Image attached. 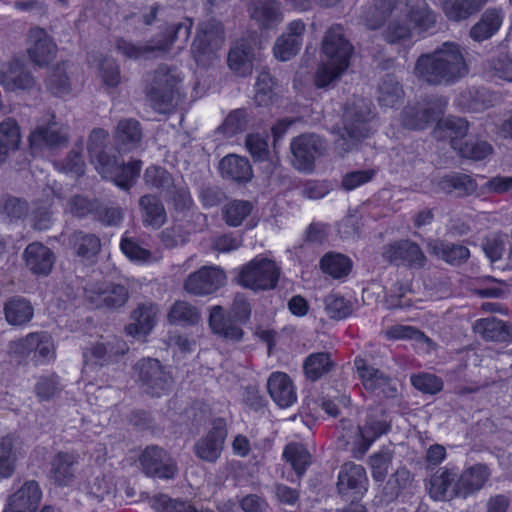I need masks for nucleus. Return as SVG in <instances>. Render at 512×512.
<instances>
[{
	"label": "nucleus",
	"instance_id": "nucleus-1",
	"mask_svg": "<svg viewBox=\"0 0 512 512\" xmlns=\"http://www.w3.org/2000/svg\"><path fill=\"white\" fill-rule=\"evenodd\" d=\"M388 21L385 39L390 43L411 45L436 23V15L425 0H375L366 24L376 29Z\"/></svg>",
	"mask_w": 512,
	"mask_h": 512
},
{
	"label": "nucleus",
	"instance_id": "nucleus-2",
	"mask_svg": "<svg viewBox=\"0 0 512 512\" xmlns=\"http://www.w3.org/2000/svg\"><path fill=\"white\" fill-rule=\"evenodd\" d=\"M467 73L460 47L452 42L443 43L432 54L422 55L415 66V75L431 84L453 82Z\"/></svg>",
	"mask_w": 512,
	"mask_h": 512
},
{
	"label": "nucleus",
	"instance_id": "nucleus-3",
	"mask_svg": "<svg viewBox=\"0 0 512 512\" xmlns=\"http://www.w3.org/2000/svg\"><path fill=\"white\" fill-rule=\"evenodd\" d=\"M107 137L108 134L103 129L92 131L88 142L91 163L103 178L110 179L118 187L127 189L139 176L141 162L131 161L127 165H120L115 157L107 156L104 153V143Z\"/></svg>",
	"mask_w": 512,
	"mask_h": 512
},
{
	"label": "nucleus",
	"instance_id": "nucleus-4",
	"mask_svg": "<svg viewBox=\"0 0 512 512\" xmlns=\"http://www.w3.org/2000/svg\"><path fill=\"white\" fill-rule=\"evenodd\" d=\"M322 52L325 58L315 75V84L318 87L328 86L340 77L349 66L352 46L344 38L341 26H332L326 32L322 43Z\"/></svg>",
	"mask_w": 512,
	"mask_h": 512
},
{
	"label": "nucleus",
	"instance_id": "nucleus-5",
	"mask_svg": "<svg viewBox=\"0 0 512 512\" xmlns=\"http://www.w3.org/2000/svg\"><path fill=\"white\" fill-rule=\"evenodd\" d=\"M369 107L364 100H358L353 107H346L344 110L345 126L343 131L340 128L332 129L333 134H339L335 140V148L340 156L351 151L358 145L361 138H366L370 132Z\"/></svg>",
	"mask_w": 512,
	"mask_h": 512
},
{
	"label": "nucleus",
	"instance_id": "nucleus-6",
	"mask_svg": "<svg viewBox=\"0 0 512 512\" xmlns=\"http://www.w3.org/2000/svg\"><path fill=\"white\" fill-rule=\"evenodd\" d=\"M468 123L464 119L449 117L437 122L434 136L437 139L449 140L452 148L465 158L482 160L492 152V147L486 142L465 143L461 140L466 136Z\"/></svg>",
	"mask_w": 512,
	"mask_h": 512
},
{
	"label": "nucleus",
	"instance_id": "nucleus-7",
	"mask_svg": "<svg viewBox=\"0 0 512 512\" xmlns=\"http://www.w3.org/2000/svg\"><path fill=\"white\" fill-rule=\"evenodd\" d=\"M182 77L177 69L161 67L155 74L154 82L148 96L155 110L168 113L183 98Z\"/></svg>",
	"mask_w": 512,
	"mask_h": 512
},
{
	"label": "nucleus",
	"instance_id": "nucleus-8",
	"mask_svg": "<svg viewBox=\"0 0 512 512\" xmlns=\"http://www.w3.org/2000/svg\"><path fill=\"white\" fill-rule=\"evenodd\" d=\"M250 306L242 296H237L230 313L225 316L220 306L211 308L209 325L213 333L232 341H238L243 336L239 324L250 316Z\"/></svg>",
	"mask_w": 512,
	"mask_h": 512
},
{
	"label": "nucleus",
	"instance_id": "nucleus-9",
	"mask_svg": "<svg viewBox=\"0 0 512 512\" xmlns=\"http://www.w3.org/2000/svg\"><path fill=\"white\" fill-rule=\"evenodd\" d=\"M389 428L388 416L380 409H372L367 414L365 424L357 428L354 435L346 440V444L351 446L355 458H361L372 443L387 433Z\"/></svg>",
	"mask_w": 512,
	"mask_h": 512
},
{
	"label": "nucleus",
	"instance_id": "nucleus-10",
	"mask_svg": "<svg viewBox=\"0 0 512 512\" xmlns=\"http://www.w3.org/2000/svg\"><path fill=\"white\" fill-rule=\"evenodd\" d=\"M280 268L275 261L256 257L243 267L238 275L241 286L254 291L272 289L276 286Z\"/></svg>",
	"mask_w": 512,
	"mask_h": 512
},
{
	"label": "nucleus",
	"instance_id": "nucleus-11",
	"mask_svg": "<svg viewBox=\"0 0 512 512\" xmlns=\"http://www.w3.org/2000/svg\"><path fill=\"white\" fill-rule=\"evenodd\" d=\"M224 43L222 26L215 20L200 24L192 44V54L198 65L205 66L215 56Z\"/></svg>",
	"mask_w": 512,
	"mask_h": 512
},
{
	"label": "nucleus",
	"instance_id": "nucleus-12",
	"mask_svg": "<svg viewBox=\"0 0 512 512\" xmlns=\"http://www.w3.org/2000/svg\"><path fill=\"white\" fill-rule=\"evenodd\" d=\"M10 353L21 358L32 356L36 364H46L55 358V345L48 333L35 332L12 342Z\"/></svg>",
	"mask_w": 512,
	"mask_h": 512
},
{
	"label": "nucleus",
	"instance_id": "nucleus-13",
	"mask_svg": "<svg viewBox=\"0 0 512 512\" xmlns=\"http://www.w3.org/2000/svg\"><path fill=\"white\" fill-rule=\"evenodd\" d=\"M49 117L47 123L39 124L30 134L29 146L35 156H48L67 141V129Z\"/></svg>",
	"mask_w": 512,
	"mask_h": 512
},
{
	"label": "nucleus",
	"instance_id": "nucleus-14",
	"mask_svg": "<svg viewBox=\"0 0 512 512\" xmlns=\"http://www.w3.org/2000/svg\"><path fill=\"white\" fill-rule=\"evenodd\" d=\"M136 380L145 392L159 397L166 394L172 386L171 375L166 372L158 360L143 359L135 366Z\"/></svg>",
	"mask_w": 512,
	"mask_h": 512
},
{
	"label": "nucleus",
	"instance_id": "nucleus-15",
	"mask_svg": "<svg viewBox=\"0 0 512 512\" xmlns=\"http://www.w3.org/2000/svg\"><path fill=\"white\" fill-rule=\"evenodd\" d=\"M291 151L294 167L303 172H311L316 159L325 154L326 145L316 135H301L291 143Z\"/></svg>",
	"mask_w": 512,
	"mask_h": 512
},
{
	"label": "nucleus",
	"instance_id": "nucleus-16",
	"mask_svg": "<svg viewBox=\"0 0 512 512\" xmlns=\"http://www.w3.org/2000/svg\"><path fill=\"white\" fill-rule=\"evenodd\" d=\"M84 295L87 301L96 308L121 307L128 299V292L124 286L114 285L107 281L87 284Z\"/></svg>",
	"mask_w": 512,
	"mask_h": 512
},
{
	"label": "nucleus",
	"instance_id": "nucleus-17",
	"mask_svg": "<svg viewBox=\"0 0 512 512\" xmlns=\"http://www.w3.org/2000/svg\"><path fill=\"white\" fill-rule=\"evenodd\" d=\"M192 28V22L190 19H186L184 22L177 25L175 29H171L168 35H165L162 40H159L156 44L149 46H138L130 43L126 40H119L117 42V50L124 56L131 59H139L144 57L147 52L152 51H164L177 39L181 38L186 41L190 35Z\"/></svg>",
	"mask_w": 512,
	"mask_h": 512
},
{
	"label": "nucleus",
	"instance_id": "nucleus-18",
	"mask_svg": "<svg viewBox=\"0 0 512 512\" xmlns=\"http://www.w3.org/2000/svg\"><path fill=\"white\" fill-rule=\"evenodd\" d=\"M337 490L342 496L362 498L368 490L365 469L353 462L343 464L338 473Z\"/></svg>",
	"mask_w": 512,
	"mask_h": 512
},
{
	"label": "nucleus",
	"instance_id": "nucleus-19",
	"mask_svg": "<svg viewBox=\"0 0 512 512\" xmlns=\"http://www.w3.org/2000/svg\"><path fill=\"white\" fill-rule=\"evenodd\" d=\"M227 437L226 421L216 418L212 428L195 444V454L207 462H215L221 455Z\"/></svg>",
	"mask_w": 512,
	"mask_h": 512
},
{
	"label": "nucleus",
	"instance_id": "nucleus-20",
	"mask_svg": "<svg viewBox=\"0 0 512 512\" xmlns=\"http://www.w3.org/2000/svg\"><path fill=\"white\" fill-rule=\"evenodd\" d=\"M226 276L217 267H202L185 281V290L194 295H208L224 285Z\"/></svg>",
	"mask_w": 512,
	"mask_h": 512
},
{
	"label": "nucleus",
	"instance_id": "nucleus-21",
	"mask_svg": "<svg viewBox=\"0 0 512 512\" xmlns=\"http://www.w3.org/2000/svg\"><path fill=\"white\" fill-rule=\"evenodd\" d=\"M355 366L362 384L367 391L377 396H394L397 390L396 384L384 376L383 373L369 366L365 359L357 357L355 359Z\"/></svg>",
	"mask_w": 512,
	"mask_h": 512
},
{
	"label": "nucleus",
	"instance_id": "nucleus-22",
	"mask_svg": "<svg viewBox=\"0 0 512 512\" xmlns=\"http://www.w3.org/2000/svg\"><path fill=\"white\" fill-rule=\"evenodd\" d=\"M145 473L162 479L173 478L177 467L173 459L162 449L147 447L140 458Z\"/></svg>",
	"mask_w": 512,
	"mask_h": 512
},
{
	"label": "nucleus",
	"instance_id": "nucleus-23",
	"mask_svg": "<svg viewBox=\"0 0 512 512\" xmlns=\"http://www.w3.org/2000/svg\"><path fill=\"white\" fill-rule=\"evenodd\" d=\"M42 498V491L36 481H26L8 499L3 512H35Z\"/></svg>",
	"mask_w": 512,
	"mask_h": 512
},
{
	"label": "nucleus",
	"instance_id": "nucleus-24",
	"mask_svg": "<svg viewBox=\"0 0 512 512\" xmlns=\"http://www.w3.org/2000/svg\"><path fill=\"white\" fill-rule=\"evenodd\" d=\"M305 24L301 20L289 23L286 33L279 37L274 45V56L280 61H287L295 56L302 45Z\"/></svg>",
	"mask_w": 512,
	"mask_h": 512
},
{
	"label": "nucleus",
	"instance_id": "nucleus-25",
	"mask_svg": "<svg viewBox=\"0 0 512 512\" xmlns=\"http://www.w3.org/2000/svg\"><path fill=\"white\" fill-rule=\"evenodd\" d=\"M446 105L445 101L409 106L403 112V125L409 129H423L431 120L437 119Z\"/></svg>",
	"mask_w": 512,
	"mask_h": 512
},
{
	"label": "nucleus",
	"instance_id": "nucleus-26",
	"mask_svg": "<svg viewBox=\"0 0 512 512\" xmlns=\"http://www.w3.org/2000/svg\"><path fill=\"white\" fill-rule=\"evenodd\" d=\"M249 13L261 30L272 29L283 20L277 0H253L249 5Z\"/></svg>",
	"mask_w": 512,
	"mask_h": 512
},
{
	"label": "nucleus",
	"instance_id": "nucleus-27",
	"mask_svg": "<svg viewBox=\"0 0 512 512\" xmlns=\"http://www.w3.org/2000/svg\"><path fill=\"white\" fill-rule=\"evenodd\" d=\"M56 45L48 34L40 28L31 29L29 34L28 54L39 65L48 64L55 56Z\"/></svg>",
	"mask_w": 512,
	"mask_h": 512
},
{
	"label": "nucleus",
	"instance_id": "nucleus-28",
	"mask_svg": "<svg viewBox=\"0 0 512 512\" xmlns=\"http://www.w3.org/2000/svg\"><path fill=\"white\" fill-rule=\"evenodd\" d=\"M267 387L271 398L281 408L290 407L297 400L293 382L283 372L272 373L268 379Z\"/></svg>",
	"mask_w": 512,
	"mask_h": 512
},
{
	"label": "nucleus",
	"instance_id": "nucleus-29",
	"mask_svg": "<svg viewBox=\"0 0 512 512\" xmlns=\"http://www.w3.org/2000/svg\"><path fill=\"white\" fill-rule=\"evenodd\" d=\"M385 259L396 265L420 267L424 262V255L420 248L409 241H402L389 245L383 253Z\"/></svg>",
	"mask_w": 512,
	"mask_h": 512
},
{
	"label": "nucleus",
	"instance_id": "nucleus-30",
	"mask_svg": "<svg viewBox=\"0 0 512 512\" xmlns=\"http://www.w3.org/2000/svg\"><path fill=\"white\" fill-rule=\"evenodd\" d=\"M24 260L29 270L37 275L50 273L54 255L52 251L41 243H31L24 251Z\"/></svg>",
	"mask_w": 512,
	"mask_h": 512
},
{
	"label": "nucleus",
	"instance_id": "nucleus-31",
	"mask_svg": "<svg viewBox=\"0 0 512 512\" xmlns=\"http://www.w3.org/2000/svg\"><path fill=\"white\" fill-rule=\"evenodd\" d=\"M158 309L153 304H143L132 314L133 322L126 327L129 335L141 339L147 336L153 329Z\"/></svg>",
	"mask_w": 512,
	"mask_h": 512
},
{
	"label": "nucleus",
	"instance_id": "nucleus-32",
	"mask_svg": "<svg viewBox=\"0 0 512 512\" xmlns=\"http://www.w3.org/2000/svg\"><path fill=\"white\" fill-rule=\"evenodd\" d=\"M253 53L250 41L236 42L228 54L229 68L238 76L250 75L253 68Z\"/></svg>",
	"mask_w": 512,
	"mask_h": 512
},
{
	"label": "nucleus",
	"instance_id": "nucleus-33",
	"mask_svg": "<svg viewBox=\"0 0 512 512\" xmlns=\"http://www.w3.org/2000/svg\"><path fill=\"white\" fill-rule=\"evenodd\" d=\"M475 333L489 341H512V326H507L495 317L477 320L473 325Z\"/></svg>",
	"mask_w": 512,
	"mask_h": 512
},
{
	"label": "nucleus",
	"instance_id": "nucleus-34",
	"mask_svg": "<svg viewBox=\"0 0 512 512\" xmlns=\"http://www.w3.org/2000/svg\"><path fill=\"white\" fill-rule=\"evenodd\" d=\"M32 83V77L18 63L15 65L0 64V85L6 91L27 89Z\"/></svg>",
	"mask_w": 512,
	"mask_h": 512
},
{
	"label": "nucleus",
	"instance_id": "nucleus-35",
	"mask_svg": "<svg viewBox=\"0 0 512 512\" xmlns=\"http://www.w3.org/2000/svg\"><path fill=\"white\" fill-rule=\"evenodd\" d=\"M488 469L484 465H476L464 471L456 483V494L467 495L482 488L488 479Z\"/></svg>",
	"mask_w": 512,
	"mask_h": 512
},
{
	"label": "nucleus",
	"instance_id": "nucleus-36",
	"mask_svg": "<svg viewBox=\"0 0 512 512\" xmlns=\"http://www.w3.org/2000/svg\"><path fill=\"white\" fill-rule=\"evenodd\" d=\"M220 171L224 178L237 182L249 181L252 177V168L249 161L237 155H227L220 162Z\"/></svg>",
	"mask_w": 512,
	"mask_h": 512
},
{
	"label": "nucleus",
	"instance_id": "nucleus-37",
	"mask_svg": "<svg viewBox=\"0 0 512 512\" xmlns=\"http://www.w3.org/2000/svg\"><path fill=\"white\" fill-rule=\"evenodd\" d=\"M504 14L501 10L489 9L476 23L471 31V37L476 41H483L493 36L501 27Z\"/></svg>",
	"mask_w": 512,
	"mask_h": 512
},
{
	"label": "nucleus",
	"instance_id": "nucleus-38",
	"mask_svg": "<svg viewBox=\"0 0 512 512\" xmlns=\"http://www.w3.org/2000/svg\"><path fill=\"white\" fill-rule=\"evenodd\" d=\"M440 2L447 18L460 21L478 11L487 0H441Z\"/></svg>",
	"mask_w": 512,
	"mask_h": 512
},
{
	"label": "nucleus",
	"instance_id": "nucleus-39",
	"mask_svg": "<svg viewBox=\"0 0 512 512\" xmlns=\"http://www.w3.org/2000/svg\"><path fill=\"white\" fill-rule=\"evenodd\" d=\"M6 321L10 325L20 326L29 322L34 314L33 307L24 298L10 299L4 307Z\"/></svg>",
	"mask_w": 512,
	"mask_h": 512
},
{
	"label": "nucleus",
	"instance_id": "nucleus-40",
	"mask_svg": "<svg viewBox=\"0 0 512 512\" xmlns=\"http://www.w3.org/2000/svg\"><path fill=\"white\" fill-rule=\"evenodd\" d=\"M77 457L71 453H59L52 462L51 477L59 485H69L74 476Z\"/></svg>",
	"mask_w": 512,
	"mask_h": 512
},
{
	"label": "nucleus",
	"instance_id": "nucleus-41",
	"mask_svg": "<svg viewBox=\"0 0 512 512\" xmlns=\"http://www.w3.org/2000/svg\"><path fill=\"white\" fill-rule=\"evenodd\" d=\"M115 344L117 345V348L110 344L109 347H106L102 343L96 344L91 348H86L83 352L86 365H88L90 362L103 365L104 363L110 361L114 356L124 354L127 350L126 344L118 340H116Z\"/></svg>",
	"mask_w": 512,
	"mask_h": 512
},
{
	"label": "nucleus",
	"instance_id": "nucleus-42",
	"mask_svg": "<svg viewBox=\"0 0 512 512\" xmlns=\"http://www.w3.org/2000/svg\"><path fill=\"white\" fill-rule=\"evenodd\" d=\"M322 270L335 279L349 274L352 268L351 260L340 253H328L321 260Z\"/></svg>",
	"mask_w": 512,
	"mask_h": 512
},
{
	"label": "nucleus",
	"instance_id": "nucleus-43",
	"mask_svg": "<svg viewBox=\"0 0 512 512\" xmlns=\"http://www.w3.org/2000/svg\"><path fill=\"white\" fill-rule=\"evenodd\" d=\"M140 206L144 211V221L146 224L154 228H158L164 224L166 213L158 198L146 195L141 198Z\"/></svg>",
	"mask_w": 512,
	"mask_h": 512
},
{
	"label": "nucleus",
	"instance_id": "nucleus-44",
	"mask_svg": "<svg viewBox=\"0 0 512 512\" xmlns=\"http://www.w3.org/2000/svg\"><path fill=\"white\" fill-rule=\"evenodd\" d=\"M454 474L449 471H443L440 474L434 475L430 479L429 494L435 500H447L454 493L456 494V486L451 488L454 480Z\"/></svg>",
	"mask_w": 512,
	"mask_h": 512
},
{
	"label": "nucleus",
	"instance_id": "nucleus-45",
	"mask_svg": "<svg viewBox=\"0 0 512 512\" xmlns=\"http://www.w3.org/2000/svg\"><path fill=\"white\" fill-rule=\"evenodd\" d=\"M16 438L6 436L0 443V478H9L15 470L16 454L14 446Z\"/></svg>",
	"mask_w": 512,
	"mask_h": 512
},
{
	"label": "nucleus",
	"instance_id": "nucleus-46",
	"mask_svg": "<svg viewBox=\"0 0 512 512\" xmlns=\"http://www.w3.org/2000/svg\"><path fill=\"white\" fill-rule=\"evenodd\" d=\"M428 247L432 254L451 264L459 263L469 257V250L461 245L448 246L434 241L429 243Z\"/></svg>",
	"mask_w": 512,
	"mask_h": 512
},
{
	"label": "nucleus",
	"instance_id": "nucleus-47",
	"mask_svg": "<svg viewBox=\"0 0 512 512\" xmlns=\"http://www.w3.org/2000/svg\"><path fill=\"white\" fill-rule=\"evenodd\" d=\"M283 456L291 464L298 477L304 474L307 466L310 464V454L301 444H288L283 452Z\"/></svg>",
	"mask_w": 512,
	"mask_h": 512
},
{
	"label": "nucleus",
	"instance_id": "nucleus-48",
	"mask_svg": "<svg viewBox=\"0 0 512 512\" xmlns=\"http://www.w3.org/2000/svg\"><path fill=\"white\" fill-rule=\"evenodd\" d=\"M116 138L122 145L127 146L125 149H132L141 138L139 123L133 119L120 121L116 129Z\"/></svg>",
	"mask_w": 512,
	"mask_h": 512
},
{
	"label": "nucleus",
	"instance_id": "nucleus-49",
	"mask_svg": "<svg viewBox=\"0 0 512 512\" xmlns=\"http://www.w3.org/2000/svg\"><path fill=\"white\" fill-rule=\"evenodd\" d=\"M332 367V361L327 353L311 354L304 362V371L311 380L320 378Z\"/></svg>",
	"mask_w": 512,
	"mask_h": 512
},
{
	"label": "nucleus",
	"instance_id": "nucleus-50",
	"mask_svg": "<svg viewBox=\"0 0 512 512\" xmlns=\"http://www.w3.org/2000/svg\"><path fill=\"white\" fill-rule=\"evenodd\" d=\"M169 321L174 324H194L199 320L197 310L186 302H176L169 314Z\"/></svg>",
	"mask_w": 512,
	"mask_h": 512
},
{
	"label": "nucleus",
	"instance_id": "nucleus-51",
	"mask_svg": "<svg viewBox=\"0 0 512 512\" xmlns=\"http://www.w3.org/2000/svg\"><path fill=\"white\" fill-rule=\"evenodd\" d=\"M120 248L127 258L138 264H149L159 258L152 256L148 250L142 248L131 239H123L121 241Z\"/></svg>",
	"mask_w": 512,
	"mask_h": 512
},
{
	"label": "nucleus",
	"instance_id": "nucleus-52",
	"mask_svg": "<svg viewBox=\"0 0 512 512\" xmlns=\"http://www.w3.org/2000/svg\"><path fill=\"white\" fill-rule=\"evenodd\" d=\"M252 206L246 201H233L224 209V219L230 226H239L242 221L251 213Z\"/></svg>",
	"mask_w": 512,
	"mask_h": 512
},
{
	"label": "nucleus",
	"instance_id": "nucleus-53",
	"mask_svg": "<svg viewBox=\"0 0 512 512\" xmlns=\"http://www.w3.org/2000/svg\"><path fill=\"white\" fill-rule=\"evenodd\" d=\"M325 310L330 318L343 319L352 313L353 307L344 297L331 294L325 299Z\"/></svg>",
	"mask_w": 512,
	"mask_h": 512
},
{
	"label": "nucleus",
	"instance_id": "nucleus-54",
	"mask_svg": "<svg viewBox=\"0 0 512 512\" xmlns=\"http://www.w3.org/2000/svg\"><path fill=\"white\" fill-rule=\"evenodd\" d=\"M20 129L16 121L7 119L0 124V142L10 151L20 143Z\"/></svg>",
	"mask_w": 512,
	"mask_h": 512
},
{
	"label": "nucleus",
	"instance_id": "nucleus-55",
	"mask_svg": "<svg viewBox=\"0 0 512 512\" xmlns=\"http://www.w3.org/2000/svg\"><path fill=\"white\" fill-rule=\"evenodd\" d=\"M402 96L401 87L392 78L385 80L379 88V103L382 106L394 107Z\"/></svg>",
	"mask_w": 512,
	"mask_h": 512
},
{
	"label": "nucleus",
	"instance_id": "nucleus-56",
	"mask_svg": "<svg viewBox=\"0 0 512 512\" xmlns=\"http://www.w3.org/2000/svg\"><path fill=\"white\" fill-rule=\"evenodd\" d=\"M272 79L267 72H262L256 81L255 101L259 106L268 105L273 97Z\"/></svg>",
	"mask_w": 512,
	"mask_h": 512
},
{
	"label": "nucleus",
	"instance_id": "nucleus-57",
	"mask_svg": "<svg viewBox=\"0 0 512 512\" xmlns=\"http://www.w3.org/2000/svg\"><path fill=\"white\" fill-rule=\"evenodd\" d=\"M75 248L77 254L82 257L90 258L100 249V240L94 235H75Z\"/></svg>",
	"mask_w": 512,
	"mask_h": 512
},
{
	"label": "nucleus",
	"instance_id": "nucleus-58",
	"mask_svg": "<svg viewBox=\"0 0 512 512\" xmlns=\"http://www.w3.org/2000/svg\"><path fill=\"white\" fill-rule=\"evenodd\" d=\"M153 507L162 512H212L210 510L197 511L191 505L185 502L173 501L166 495L156 497L153 501Z\"/></svg>",
	"mask_w": 512,
	"mask_h": 512
},
{
	"label": "nucleus",
	"instance_id": "nucleus-59",
	"mask_svg": "<svg viewBox=\"0 0 512 512\" xmlns=\"http://www.w3.org/2000/svg\"><path fill=\"white\" fill-rule=\"evenodd\" d=\"M411 382L416 389L429 394L439 392L443 386L440 378L427 373L412 376Z\"/></svg>",
	"mask_w": 512,
	"mask_h": 512
},
{
	"label": "nucleus",
	"instance_id": "nucleus-60",
	"mask_svg": "<svg viewBox=\"0 0 512 512\" xmlns=\"http://www.w3.org/2000/svg\"><path fill=\"white\" fill-rule=\"evenodd\" d=\"M391 459V454L388 451L375 453L371 456L370 466L372 469V477L375 481L381 482L385 479Z\"/></svg>",
	"mask_w": 512,
	"mask_h": 512
},
{
	"label": "nucleus",
	"instance_id": "nucleus-61",
	"mask_svg": "<svg viewBox=\"0 0 512 512\" xmlns=\"http://www.w3.org/2000/svg\"><path fill=\"white\" fill-rule=\"evenodd\" d=\"M374 175L373 169L349 172L343 176L342 187L347 191L354 190L369 182Z\"/></svg>",
	"mask_w": 512,
	"mask_h": 512
},
{
	"label": "nucleus",
	"instance_id": "nucleus-62",
	"mask_svg": "<svg viewBox=\"0 0 512 512\" xmlns=\"http://www.w3.org/2000/svg\"><path fill=\"white\" fill-rule=\"evenodd\" d=\"M145 181L156 188H168L172 182L169 173L157 166L149 167L145 172Z\"/></svg>",
	"mask_w": 512,
	"mask_h": 512
},
{
	"label": "nucleus",
	"instance_id": "nucleus-63",
	"mask_svg": "<svg viewBox=\"0 0 512 512\" xmlns=\"http://www.w3.org/2000/svg\"><path fill=\"white\" fill-rule=\"evenodd\" d=\"M441 189L451 191L453 189H462L464 192L473 191L475 186L471 178L467 175H449L440 183Z\"/></svg>",
	"mask_w": 512,
	"mask_h": 512
},
{
	"label": "nucleus",
	"instance_id": "nucleus-64",
	"mask_svg": "<svg viewBox=\"0 0 512 512\" xmlns=\"http://www.w3.org/2000/svg\"><path fill=\"white\" fill-rule=\"evenodd\" d=\"M99 76L108 87H114L120 82L119 68L113 60H104L99 64Z\"/></svg>",
	"mask_w": 512,
	"mask_h": 512
}]
</instances>
